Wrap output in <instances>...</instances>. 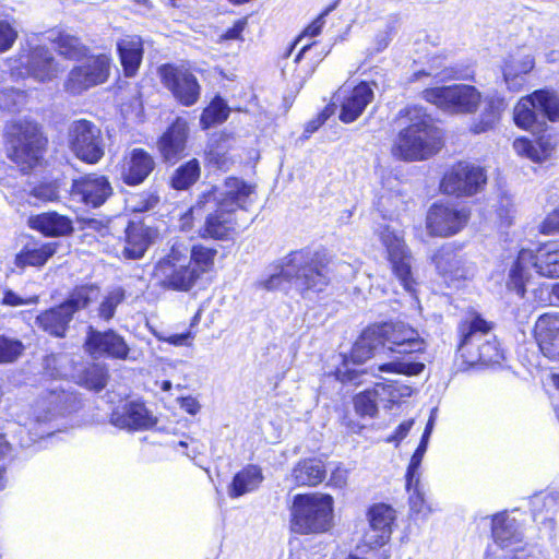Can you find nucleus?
<instances>
[{"label": "nucleus", "instance_id": "obj_7", "mask_svg": "<svg viewBox=\"0 0 559 559\" xmlns=\"http://www.w3.org/2000/svg\"><path fill=\"white\" fill-rule=\"evenodd\" d=\"M98 296L99 288L97 286L87 285L78 287L64 302L38 314L36 323L50 335L62 337L74 312L86 308L92 301L96 300Z\"/></svg>", "mask_w": 559, "mask_h": 559}, {"label": "nucleus", "instance_id": "obj_50", "mask_svg": "<svg viewBox=\"0 0 559 559\" xmlns=\"http://www.w3.org/2000/svg\"><path fill=\"white\" fill-rule=\"evenodd\" d=\"M124 299V290L121 287H115L103 298L97 309L98 317L105 321L114 318L117 307Z\"/></svg>", "mask_w": 559, "mask_h": 559}, {"label": "nucleus", "instance_id": "obj_11", "mask_svg": "<svg viewBox=\"0 0 559 559\" xmlns=\"http://www.w3.org/2000/svg\"><path fill=\"white\" fill-rule=\"evenodd\" d=\"M68 146L80 160L97 164L105 154V144L100 129L93 122L80 119L68 128Z\"/></svg>", "mask_w": 559, "mask_h": 559}, {"label": "nucleus", "instance_id": "obj_14", "mask_svg": "<svg viewBox=\"0 0 559 559\" xmlns=\"http://www.w3.org/2000/svg\"><path fill=\"white\" fill-rule=\"evenodd\" d=\"M368 528L365 531L359 545V551L366 547L382 549L392 535L396 520V511L386 503H374L367 512Z\"/></svg>", "mask_w": 559, "mask_h": 559}, {"label": "nucleus", "instance_id": "obj_58", "mask_svg": "<svg viewBox=\"0 0 559 559\" xmlns=\"http://www.w3.org/2000/svg\"><path fill=\"white\" fill-rule=\"evenodd\" d=\"M539 231L543 235L559 234V209H555L546 215L539 225Z\"/></svg>", "mask_w": 559, "mask_h": 559}, {"label": "nucleus", "instance_id": "obj_44", "mask_svg": "<svg viewBox=\"0 0 559 559\" xmlns=\"http://www.w3.org/2000/svg\"><path fill=\"white\" fill-rule=\"evenodd\" d=\"M534 98H536V105L543 124H545V119L551 122L559 121V97L554 92L538 90L534 92Z\"/></svg>", "mask_w": 559, "mask_h": 559}, {"label": "nucleus", "instance_id": "obj_16", "mask_svg": "<svg viewBox=\"0 0 559 559\" xmlns=\"http://www.w3.org/2000/svg\"><path fill=\"white\" fill-rule=\"evenodd\" d=\"M469 219L465 207L453 204L435 203L426 216V228L432 236L450 237L460 233Z\"/></svg>", "mask_w": 559, "mask_h": 559}, {"label": "nucleus", "instance_id": "obj_8", "mask_svg": "<svg viewBox=\"0 0 559 559\" xmlns=\"http://www.w3.org/2000/svg\"><path fill=\"white\" fill-rule=\"evenodd\" d=\"M254 195V186L239 178L229 177L221 187L204 192L190 212L195 214L203 207L218 206L222 211L235 214L238 209L247 210L253 203Z\"/></svg>", "mask_w": 559, "mask_h": 559}, {"label": "nucleus", "instance_id": "obj_42", "mask_svg": "<svg viewBox=\"0 0 559 559\" xmlns=\"http://www.w3.org/2000/svg\"><path fill=\"white\" fill-rule=\"evenodd\" d=\"M56 400L57 396L55 394H50L49 399L38 400L36 404L32 406L31 414L27 416H24V414L19 415V423L22 426L32 429L33 425H39L50 420L55 414L52 404Z\"/></svg>", "mask_w": 559, "mask_h": 559}, {"label": "nucleus", "instance_id": "obj_43", "mask_svg": "<svg viewBox=\"0 0 559 559\" xmlns=\"http://www.w3.org/2000/svg\"><path fill=\"white\" fill-rule=\"evenodd\" d=\"M200 162L195 158L188 160L175 169L170 177V186L175 190H188L200 178Z\"/></svg>", "mask_w": 559, "mask_h": 559}, {"label": "nucleus", "instance_id": "obj_17", "mask_svg": "<svg viewBox=\"0 0 559 559\" xmlns=\"http://www.w3.org/2000/svg\"><path fill=\"white\" fill-rule=\"evenodd\" d=\"M382 349L397 354H412L424 352L426 344L419 333L404 322H390L374 328Z\"/></svg>", "mask_w": 559, "mask_h": 559}, {"label": "nucleus", "instance_id": "obj_57", "mask_svg": "<svg viewBox=\"0 0 559 559\" xmlns=\"http://www.w3.org/2000/svg\"><path fill=\"white\" fill-rule=\"evenodd\" d=\"M334 9V7H330L325 9L310 25L306 27L302 34L295 40L293 47H295L304 36L314 37L318 36L322 27L325 23V16Z\"/></svg>", "mask_w": 559, "mask_h": 559}, {"label": "nucleus", "instance_id": "obj_52", "mask_svg": "<svg viewBox=\"0 0 559 559\" xmlns=\"http://www.w3.org/2000/svg\"><path fill=\"white\" fill-rule=\"evenodd\" d=\"M433 423H435V419L431 416L426 425V428L421 436L420 442H419L417 449L415 450L414 454L411 457V461H409V464L407 467V469H411V478L414 476L413 473L415 471H420V465H421L424 455L427 451L428 441H429V438H430V435H431V431L433 428Z\"/></svg>", "mask_w": 559, "mask_h": 559}, {"label": "nucleus", "instance_id": "obj_49", "mask_svg": "<svg viewBox=\"0 0 559 559\" xmlns=\"http://www.w3.org/2000/svg\"><path fill=\"white\" fill-rule=\"evenodd\" d=\"M378 372L417 376L425 369L423 362H409L400 359H394L389 362H380L376 365Z\"/></svg>", "mask_w": 559, "mask_h": 559}, {"label": "nucleus", "instance_id": "obj_37", "mask_svg": "<svg viewBox=\"0 0 559 559\" xmlns=\"http://www.w3.org/2000/svg\"><path fill=\"white\" fill-rule=\"evenodd\" d=\"M485 104L479 119L471 127V131L475 134L492 130L500 121L501 115L507 108L504 98L500 96H488Z\"/></svg>", "mask_w": 559, "mask_h": 559}, {"label": "nucleus", "instance_id": "obj_21", "mask_svg": "<svg viewBox=\"0 0 559 559\" xmlns=\"http://www.w3.org/2000/svg\"><path fill=\"white\" fill-rule=\"evenodd\" d=\"M535 64L534 55L525 51H515L503 58L500 71L506 90L511 93L523 91Z\"/></svg>", "mask_w": 559, "mask_h": 559}, {"label": "nucleus", "instance_id": "obj_26", "mask_svg": "<svg viewBox=\"0 0 559 559\" xmlns=\"http://www.w3.org/2000/svg\"><path fill=\"white\" fill-rule=\"evenodd\" d=\"M157 237V229L142 223H130L126 228L122 257L128 260H139L143 258L148 247Z\"/></svg>", "mask_w": 559, "mask_h": 559}, {"label": "nucleus", "instance_id": "obj_4", "mask_svg": "<svg viewBox=\"0 0 559 559\" xmlns=\"http://www.w3.org/2000/svg\"><path fill=\"white\" fill-rule=\"evenodd\" d=\"M333 521V499L329 495H296L290 507V527L298 534L329 531Z\"/></svg>", "mask_w": 559, "mask_h": 559}, {"label": "nucleus", "instance_id": "obj_64", "mask_svg": "<svg viewBox=\"0 0 559 559\" xmlns=\"http://www.w3.org/2000/svg\"><path fill=\"white\" fill-rule=\"evenodd\" d=\"M389 555L384 549H377L366 547L364 552L359 551V546L357 547V554L350 555L347 559H388Z\"/></svg>", "mask_w": 559, "mask_h": 559}, {"label": "nucleus", "instance_id": "obj_20", "mask_svg": "<svg viewBox=\"0 0 559 559\" xmlns=\"http://www.w3.org/2000/svg\"><path fill=\"white\" fill-rule=\"evenodd\" d=\"M159 74L163 84L180 104L192 106L198 102L201 87L197 78L188 70L167 64L159 68Z\"/></svg>", "mask_w": 559, "mask_h": 559}, {"label": "nucleus", "instance_id": "obj_56", "mask_svg": "<svg viewBox=\"0 0 559 559\" xmlns=\"http://www.w3.org/2000/svg\"><path fill=\"white\" fill-rule=\"evenodd\" d=\"M534 143V156H535V163H543L550 158L554 150L555 144L552 143V140L548 136H540L538 140H536Z\"/></svg>", "mask_w": 559, "mask_h": 559}, {"label": "nucleus", "instance_id": "obj_33", "mask_svg": "<svg viewBox=\"0 0 559 559\" xmlns=\"http://www.w3.org/2000/svg\"><path fill=\"white\" fill-rule=\"evenodd\" d=\"M57 242H28L15 255L14 264L21 269L43 266L57 252Z\"/></svg>", "mask_w": 559, "mask_h": 559}, {"label": "nucleus", "instance_id": "obj_13", "mask_svg": "<svg viewBox=\"0 0 559 559\" xmlns=\"http://www.w3.org/2000/svg\"><path fill=\"white\" fill-rule=\"evenodd\" d=\"M110 58L99 55L88 58L74 67L68 74L63 87L72 95H80L88 88L103 84L109 76Z\"/></svg>", "mask_w": 559, "mask_h": 559}, {"label": "nucleus", "instance_id": "obj_31", "mask_svg": "<svg viewBox=\"0 0 559 559\" xmlns=\"http://www.w3.org/2000/svg\"><path fill=\"white\" fill-rule=\"evenodd\" d=\"M373 99V90L367 82H361L344 96L341 105L340 120L345 123L354 122Z\"/></svg>", "mask_w": 559, "mask_h": 559}, {"label": "nucleus", "instance_id": "obj_36", "mask_svg": "<svg viewBox=\"0 0 559 559\" xmlns=\"http://www.w3.org/2000/svg\"><path fill=\"white\" fill-rule=\"evenodd\" d=\"M206 216L204 227L199 231L202 238L225 239L235 229L234 214L215 206Z\"/></svg>", "mask_w": 559, "mask_h": 559}, {"label": "nucleus", "instance_id": "obj_5", "mask_svg": "<svg viewBox=\"0 0 559 559\" xmlns=\"http://www.w3.org/2000/svg\"><path fill=\"white\" fill-rule=\"evenodd\" d=\"M152 280L163 289L179 293L192 290L200 281L198 271L192 269L188 259V249L179 243H174L169 252L155 263Z\"/></svg>", "mask_w": 559, "mask_h": 559}, {"label": "nucleus", "instance_id": "obj_55", "mask_svg": "<svg viewBox=\"0 0 559 559\" xmlns=\"http://www.w3.org/2000/svg\"><path fill=\"white\" fill-rule=\"evenodd\" d=\"M23 350L21 342L0 336V362H10L15 360Z\"/></svg>", "mask_w": 559, "mask_h": 559}, {"label": "nucleus", "instance_id": "obj_63", "mask_svg": "<svg viewBox=\"0 0 559 559\" xmlns=\"http://www.w3.org/2000/svg\"><path fill=\"white\" fill-rule=\"evenodd\" d=\"M513 148L518 155L524 156L535 163L534 143L526 138H518L513 142Z\"/></svg>", "mask_w": 559, "mask_h": 559}, {"label": "nucleus", "instance_id": "obj_23", "mask_svg": "<svg viewBox=\"0 0 559 559\" xmlns=\"http://www.w3.org/2000/svg\"><path fill=\"white\" fill-rule=\"evenodd\" d=\"M110 423L120 429L147 430L157 424V417L141 402H128L117 407Z\"/></svg>", "mask_w": 559, "mask_h": 559}, {"label": "nucleus", "instance_id": "obj_30", "mask_svg": "<svg viewBox=\"0 0 559 559\" xmlns=\"http://www.w3.org/2000/svg\"><path fill=\"white\" fill-rule=\"evenodd\" d=\"M537 272V252L522 249L516 259L512 262L509 270V280L507 286L513 289L521 297L525 294V286L532 277V270Z\"/></svg>", "mask_w": 559, "mask_h": 559}, {"label": "nucleus", "instance_id": "obj_2", "mask_svg": "<svg viewBox=\"0 0 559 559\" xmlns=\"http://www.w3.org/2000/svg\"><path fill=\"white\" fill-rule=\"evenodd\" d=\"M334 270V260L324 251L302 249L285 258L284 275L302 295L322 292Z\"/></svg>", "mask_w": 559, "mask_h": 559}, {"label": "nucleus", "instance_id": "obj_1", "mask_svg": "<svg viewBox=\"0 0 559 559\" xmlns=\"http://www.w3.org/2000/svg\"><path fill=\"white\" fill-rule=\"evenodd\" d=\"M408 124L397 134L391 152L402 160H423L435 155L442 145L441 131L420 107L407 108Z\"/></svg>", "mask_w": 559, "mask_h": 559}, {"label": "nucleus", "instance_id": "obj_12", "mask_svg": "<svg viewBox=\"0 0 559 559\" xmlns=\"http://www.w3.org/2000/svg\"><path fill=\"white\" fill-rule=\"evenodd\" d=\"M16 61L19 67L13 69V75L29 76L38 82H49L57 78L61 71L52 52L40 45L22 49Z\"/></svg>", "mask_w": 559, "mask_h": 559}, {"label": "nucleus", "instance_id": "obj_15", "mask_svg": "<svg viewBox=\"0 0 559 559\" xmlns=\"http://www.w3.org/2000/svg\"><path fill=\"white\" fill-rule=\"evenodd\" d=\"M486 181L487 176L481 167L459 163L444 175L441 189L451 195H473L484 188Z\"/></svg>", "mask_w": 559, "mask_h": 559}, {"label": "nucleus", "instance_id": "obj_28", "mask_svg": "<svg viewBox=\"0 0 559 559\" xmlns=\"http://www.w3.org/2000/svg\"><path fill=\"white\" fill-rule=\"evenodd\" d=\"M155 162L153 157L142 148H133L124 155L121 166V178L129 186L143 182L153 171Z\"/></svg>", "mask_w": 559, "mask_h": 559}, {"label": "nucleus", "instance_id": "obj_35", "mask_svg": "<svg viewBox=\"0 0 559 559\" xmlns=\"http://www.w3.org/2000/svg\"><path fill=\"white\" fill-rule=\"evenodd\" d=\"M117 50L127 76H133L142 61L143 44L139 36L131 35L121 38L117 43Z\"/></svg>", "mask_w": 559, "mask_h": 559}, {"label": "nucleus", "instance_id": "obj_34", "mask_svg": "<svg viewBox=\"0 0 559 559\" xmlns=\"http://www.w3.org/2000/svg\"><path fill=\"white\" fill-rule=\"evenodd\" d=\"M263 479L262 469L259 466L247 465L233 477L227 490L228 496L236 499L250 493L260 487Z\"/></svg>", "mask_w": 559, "mask_h": 559}, {"label": "nucleus", "instance_id": "obj_22", "mask_svg": "<svg viewBox=\"0 0 559 559\" xmlns=\"http://www.w3.org/2000/svg\"><path fill=\"white\" fill-rule=\"evenodd\" d=\"M86 350L94 357L107 356L127 359L129 346L124 338L112 330L99 332L90 326L85 341Z\"/></svg>", "mask_w": 559, "mask_h": 559}, {"label": "nucleus", "instance_id": "obj_62", "mask_svg": "<svg viewBox=\"0 0 559 559\" xmlns=\"http://www.w3.org/2000/svg\"><path fill=\"white\" fill-rule=\"evenodd\" d=\"M32 195L43 202L53 201L58 198V190L52 183L40 185L33 189Z\"/></svg>", "mask_w": 559, "mask_h": 559}, {"label": "nucleus", "instance_id": "obj_38", "mask_svg": "<svg viewBox=\"0 0 559 559\" xmlns=\"http://www.w3.org/2000/svg\"><path fill=\"white\" fill-rule=\"evenodd\" d=\"M513 120L518 127L524 130H534L543 126L534 92L520 98L513 110Z\"/></svg>", "mask_w": 559, "mask_h": 559}, {"label": "nucleus", "instance_id": "obj_59", "mask_svg": "<svg viewBox=\"0 0 559 559\" xmlns=\"http://www.w3.org/2000/svg\"><path fill=\"white\" fill-rule=\"evenodd\" d=\"M38 302V296H31L22 298L11 289H5L3 293L2 304L10 307H17L24 305H36Z\"/></svg>", "mask_w": 559, "mask_h": 559}, {"label": "nucleus", "instance_id": "obj_41", "mask_svg": "<svg viewBox=\"0 0 559 559\" xmlns=\"http://www.w3.org/2000/svg\"><path fill=\"white\" fill-rule=\"evenodd\" d=\"M413 474L414 476L411 478V469H407L405 475L409 507L414 513L426 518L432 510L425 499V492L420 484V471H415Z\"/></svg>", "mask_w": 559, "mask_h": 559}, {"label": "nucleus", "instance_id": "obj_32", "mask_svg": "<svg viewBox=\"0 0 559 559\" xmlns=\"http://www.w3.org/2000/svg\"><path fill=\"white\" fill-rule=\"evenodd\" d=\"M28 226L49 237H59L72 231V222L56 212H48L28 217Z\"/></svg>", "mask_w": 559, "mask_h": 559}, {"label": "nucleus", "instance_id": "obj_27", "mask_svg": "<svg viewBox=\"0 0 559 559\" xmlns=\"http://www.w3.org/2000/svg\"><path fill=\"white\" fill-rule=\"evenodd\" d=\"M491 534L493 542L504 550L518 552L523 550V535L515 519L497 514L492 519Z\"/></svg>", "mask_w": 559, "mask_h": 559}, {"label": "nucleus", "instance_id": "obj_10", "mask_svg": "<svg viewBox=\"0 0 559 559\" xmlns=\"http://www.w3.org/2000/svg\"><path fill=\"white\" fill-rule=\"evenodd\" d=\"M379 237L386 249L393 275L405 292L414 294L417 282L413 273V257L405 245L403 235L389 226H382Z\"/></svg>", "mask_w": 559, "mask_h": 559}, {"label": "nucleus", "instance_id": "obj_54", "mask_svg": "<svg viewBox=\"0 0 559 559\" xmlns=\"http://www.w3.org/2000/svg\"><path fill=\"white\" fill-rule=\"evenodd\" d=\"M19 36L14 21L0 17V53L12 48Z\"/></svg>", "mask_w": 559, "mask_h": 559}, {"label": "nucleus", "instance_id": "obj_48", "mask_svg": "<svg viewBox=\"0 0 559 559\" xmlns=\"http://www.w3.org/2000/svg\"><path fill=\"white\" fill-rule=\"evenodd\" d=\"M60 55L69 59H78L85 55L86 49L81 40L71 34L60 33L55 39Z\"/></svg>", "mask_w": 559, "mask_h": 559}, {"label": "nucleus", "instance_id": "obj_60", "mask_svg": "<svg viewBox=\"0 0 559 559\" xmlns=\"http://www.w3.org/2000/svg\"><path fill=\"white\" fill-rule=\"evenodd\" d=\"M285 260L283 261L280 271L272 273L266 280H263L259 285L267 290L278 289L283 287L285 282H289L284 275Z\"/></svg>", "mask_w": 559, "mask_h": 559}, {"label": "nucleus", "instance_id": "obj_19", "mask_svg": "<svg viewBox=\"0 0 559 559\" xmlns=\"http://www.w3.org/2000/svg\"><path fill=\"white\" fill-rule=\"evenodd\" d=\"M432 262L443 281L450 285L474 276L475 267L451 245H444L432 255Z\"/></svg>", "mask_w": 559, "mask_h": 559}, {"label": "nucleus", "instance_id": "obj_29", "mask_svg": "<svg viewBox=\"0 0 559 559\" xmlns=\"http://www.w3.org/2000/svg\"><path fill=\"white\" fill-rule=\"evenodd\" d=\"M188 123L177 118L158 141V150L166 162L178 160L186 150Z\"/></svg>", "mask_w": 559, "mask_h": 559}, {"label": "nucleus", "instance_id": "obj_61", "mask_svg": "<svg viewBox=\"0 0 559 559\" xmlns=\"http://www.w3.org/2000/svg\"><path fill=\"white\" fill-rule=\"evenodd\" d=\"M534 520L538 524L543 536L547 537L549 540H554L556 538L557 523L554 515L550 514Z\"/></svg>", "mask_w": 559, "mask_h": 559}, {"label": "nucleus", "instance_id": "obj_51", "mask_svg": "<svg viewBox=\"0 0 559 559\" xmlns=\"http://www.w3.org/2000/svg\"><path fill=\"white\" fill-rule=\"evenodd\" d=\"M378 393L368 390L357 394L354 397V407L358 415L365 417H374L378 413Z\"/></svg>", "mask_w": 559, "mask_h": 559}, {"label": "nucleus", "instance_id": "obj_9", "mask_svg": "<svg viewBox=\"0 0 559 559\" xmlns=\"http://www.w3.org/2000/svg\"><path fill=\"white\" fill-rule=\"evenodd\" d=\"M423 97L443 111L451 114H471L478 108L481 94L472 85L453 84L430 87L423 91Z\"/></svg>", "mask_w": 559, "mask_h": 559}, {"label": "nucleus", "instance_id": "obj_24", "mask_svg": "<svg viewBox=\"0 0 559 559\" xmlns=\"http://www.w3.org/2000/svg\"><path fill=\"white\" fill-rule=\"evenodd\" d=\"M533 335L543 355L559 361V313L539 316L534 324Z\"/></svg>", "mask_w": 559, "mask_h": 559}, {"label": "nucleus", "instance_id": "obj_25", "mask_svg": "<svg viewBox=\"0 0 559 559\" xmlns=\"http://www.w3.org/2000/svg\"><path fill=\"white\" fill-rule=\"evenodd\" d=\"M112 188L105 176L91 174L73 180L72 194L92 207H98L111 195Z\"/></svg>", "mask_w": 559, "mask_h": 559}, {"label": "nucleus", "instance_id": "obj_53", "mask_svg": "<svg viewBox=\"0 0 559 559\" xmlns=\"http://www.w3.org/2000/svg\"><path fill=\"white\" fill-rule=\"evenodd\" d=\"M26 94L23 91L3 87L0 90V109L7 111L17 110L25 104Z\"/></svg>", "mask_w": 559, "mask_h": 559}, {"label": "nucleus", "instance_id": "obj_45", "mask_svg": "<svg viewBox=\"0 0 559 559\" xmlns=\"http://www.w3.org/2000/svg\"><path fill=\"white\" fill-rule=\"evenodd\" d=\"M217 250L207 248L202 245H195L188 250V259L191 261L192 269L198 271V277H201L210 272L214 266Z\"/></svg>", "mask_w": 559, "mask_h": 559}, {"label": "nucleus", "instance_id": "obj_18", "mask_svg": "<svg viewBox=\"0 0 559 559\" xmlns=\"http://www.w3.org/2000/svg\"><path fill=\"white\" fill-rule=\"evenodd\" d=\"M381 344L374 328L367 329L355 342L350 356L344 358L342 366L336 369V378L342 382H355L362 372L356 367L377 356L378 346Z\"/></svg>", "mask_w": 559, "mask_h": 559}, {"label": "nucleus", "instance_id": "obj_3", "mask_svg": "<svg viewBox=\"0 0 559 559\" xmlns=\"http://www.w3.org/2000/svg\"><path fill=\"white\" fill-rule=\"evenodd\" d=\"M491 329V323L475 313L460 323L459 352L468 364L491 365L501 360L502 350Z\"/></svg>", "mask_w": 559, "mask_h": 559}, {"label": "nucleus", "instance_id": "obj_40", "mask_svg": "<svg viewBox=\"0 0 559 559\" xmlns=\"http://www.w3.org/2000/svg\"><path fill=\"white\" fill-rule=\"evenodd\" d=\"M537 273L548 278H559V241H551L537 251Z\"/></svg>", "mask_w": 559, "mask_h": 559}, {"label": "nucleus", "instance_id": "obj_46", "mask_svg": "<svg viewBox=\"0 0 559 559\" xmlns=\"http://www.w3.org/2000/svg\"><path fill=\"white\" fill-rule=\"evenodd\" d=\"M559 506V493L556 491H545L533 497L532 507L534 519L546 515H555Z\"/></svg>", "mask_w": 559, "mask_h": 559}, {"label": "nucleus", "instance_id": "obj_39", "mask_svg": "<svg viewBox=\"0 0 559 559\" xmlns=\"http://www.w3.org/2000/svg\"><path fill=\"white\" fill-rule=\"evenodd\" d=\"M325 477V468L320 460L300 461L292 472V478L298 486H316Z\"/></svg>", "mask_w": 559, "mask_h": 559}, {"label": "nucleus", "instance_id": "obj_6", "mask_svg": "<svg viewBox=\"0 0 559 559\" xmlns=\"http://www.w3.org/2000/svg\"><path fill=\"white\" fill-rule=\"evenodd\" d=\"M8 156L22 171L32 169L40 157L44 139L38 124L27 119H13L5 126Z\"/></svg>", "mask_w": 559, "mask_h": 559}, {"label": "nucleus", "instance_id": "obj_47", "mask_svg": "<svg viewBox=\"0 0 559 559\" xmlns=\"http://www.w3.org/2000/svg\"><path fill=\"white\" fill-rule=\"evenodd\" d=\"M229 115V108L221 97H215L212 103L203 110L201 124L204 129L215 123L224 122Z\"/></svg>", "mask_w": 559, "mask_h": 559}]
</instances>
